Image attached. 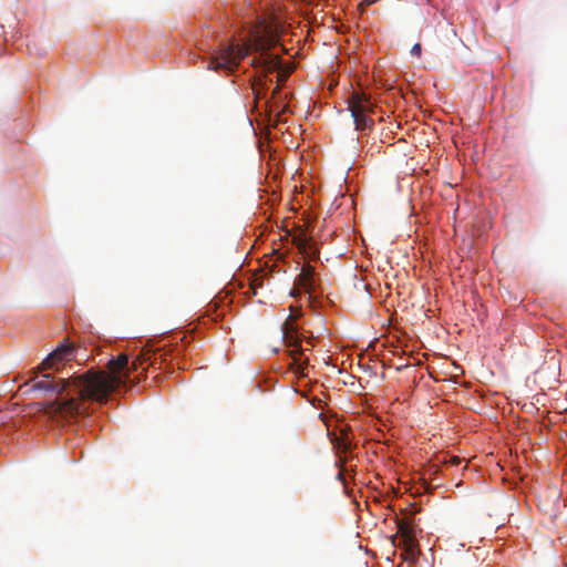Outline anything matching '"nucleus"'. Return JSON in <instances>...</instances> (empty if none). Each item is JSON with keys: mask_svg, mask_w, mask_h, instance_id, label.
<instances>
[{"mask_svg": "<svg viewBox=\"0 0 567 567\" xmlns=\"http://www.w3.org/2000/svg\"><path fill=\"white\" fill-rule=\"evenodd\" d=\"M462 460L458 456H451L449 461L444 460V463H450L453 466L461 464Z\"/></svg>", "mask_w": 567, "mask_h": 567, "instance_id": "obj_12", "label": "nucleus"}, {"mask_svg": "<svg viewBox=\"0 0 567 567\" xmlns=\"http://www.w3.org/2000/svg\"><path fill=\"white\" fill-rule=\"evenodd\" d=\"M400 546H403V556L406 560L415 563L419 557L417 543L415 537H408V539L401 540Z\"/></svg>", "mask_w": 567, "mask_h": 567, "instance_id": "obj_9", "label": "nucleus"}, {"mask_svg": "<svg viewBox=\"0 0 567 567\" xmlns=\"http://www.w3.org/2000/svg\"><path fill=\"white\" fill-rule=\"evenodd\" d=\"M276 43V39L268 25L254 27L249 37L243 44L229 43L225 44L219 51L212 56L208 69L225 70L233 72L249 53H260L255 56L251 64L255 69L260 70L266 76L267 73L277 72V82L284 83L291 73V69L282 70L281 61L278 55L268 53Z\"/></svg>", "mask_w": 567, "mask_h": 567, "instance_id": "obj_2", "label": "nucleus"}, {"mask_svg": "<svg viewBox=\"0 0 567 567\" xmlns=\"http://www.w3.org/2000/svg\"><path fill=\"white\" fill-rule=\"evenodd\" d=\"M75 357V348L73 343L65 340L62 344L55 348L40 364L39 369L48 370L55 368L63 361H69Z\"/></svg>", "mask_w": 567, "mask_h": 567, "instance_id": "obj_4", "label": "nucleus"}, {"mask_svg": "<svg viewBox=\"0 0 567 567\" xmlns=\"http://www.w3.org/2000/svg\"><path fill=\"white\" fill-rule=\"evenodd\" d=\"M165 362L166 352L163 348L146 344L141 354L132 362L131 368L127 367V355L120 354L109 361L110 373L90 369L82 374L59 380H55L50 373H44L41 380L32 383L31 389L61 395L66 389L72 388V392L79 398L73 395L64 399L58 398L44 405V412L50 416L74 417L85 412L84 401L86 400L105 403L109 395L130 379L131 370H137L138 365L144 363L162 369Z\"/></svg>", "mask_w": 567, "mask_h": 567, "instance_id": "obj_1", "label": "nucleus"}, {"mask_svg": "<svg viewBox=\"0 0 567 567\" xmlns=\"http://www.w3.org/2000/svg\"><path fill=\"white\" fill-rule=\"evenodd\" d=\"M252 91H254V94H255V102L258 103V101L264 97V93L261 91V89H257V84H254L252 85Z\"/></svg>", "mask_w": 567, "mask_h": 567, "instance_id": "obj_11", "label": "nucleus"}, {"mask_svg": "<svg viewBox=\"0 0 567 567\" xmlns=\"http://www.w3.org/2000/svg\"><path fill=\"white\" fill-rule=\"evenodd\" d=\"M292 244L298 248L299 252L310 259L319 258V251L313 247L305 234L292 237Z\"/></svg>", "mask_w": 567, "mask_h": 567, "instance_id": "obj_8", "label": "nucleus"}, {"mask_svg": "<svg viewBox=\"0 0 567 567\" xmlns=\"http://www.w3.org/2000/svg\"><path fill=\"white\" fill-rule=\"evenodd\" d=\"M421 44L420 43H415L412 49H411V54L413 55H416V56H420L421 55Z\"/></svg>", "mask_w": 567, "mask_h": 567, "instance_id": "obj_13", "label": "nucleus"}, {"mask_svg": "<svg viewBox=\"0 0 567 567\" xmlns=\"http://www.w3.org/2000/svg\"><path fill=\"white\" fill-rule=\"evenodd\" d=\"M332 443H333V447L336 449L338 457H339L337 465L340 466L341 470H343V466H344L346 462L348 461L347 454L350 453L352 443H351L348 434L344 432H342L340 436H336L332 440ZM337 478L340 481H343L342 471H340L338 473Z\"/></svg>", "mask_w": 567, "mask_h": 567, "instance_id": "obj_6", "label": "nucleus"}, {"mask_svg": "<svg viewBox=\"0 0 567 567\" xmlns=\"http://www.w3.org/2000/svg\"><path fill=\"white\" fill-rule=\"evenodd\" d=\"M257 84H258L259 86H261V85H262V80H261V78H259V79H258V83H257Z\"/></svg>", "mask_w": 567, "mask_h": 567, "instance_id": "obj_16", "label": "nucleus"}, {"mask_svg": "<svg viewBox=\"0 0 567 567\" xmlns=\"http://www.w3.org/2000/svg\"><path fill=\"white\" fill-rule=\"evenodd\" d=\"M296 284L300 289L312 292L315 289V269L309 264H303L301 271L296 279Z\"/></svg>", "mask_w": 567, "mask_h": 567, "instance_id": "obj_7", "label": "nucleus"}, {"mask_svg": "<svg viewBox=\"0 0 567 567\" xmlns=\"http://www.w3.org/2000/svg\"><path fill=\"white\" fill-rule=\"evenodd\" d=\"M282 339L287 347L292 348L290 354L293 357L295 362H297L299 360L297 354L300 355L303 349L301 347V341L298 337L297 329L289 320H287L282 326Z\"/></svg>", "mask_w": 567, "mask_h": 567, "instance_id": "obj_5", "label": "nucleus"}, {"mask_svg": "<svg viewBox=\"0 0 567 567\" xmlns=\"http://www.w3.org/2000/svg\"><path fill=\"white\" fill-rule=\"evenodd\" d=\"M398 532L400 534V542L408 539V537H414L412 527L406 520H400L398 523Z\"/></svg>", "mask_w": 567, "mask_h": 567, "instance_id": "obj_10", "label": "nucleus"}, {"mask_svg": "<svg viewBox=\"0 0 567 567\" xmlns=\"http://www.w3.org/2000/svg\"><path fill=\"white\" fill-rule=\"evenodd\" d=\"M349 111L353 118L355 130L364 131L373 127V120L370 114L374 111V104L370 96L364 93L353 92L348 100Z\"/></svg>", "mask_w": 567, "mask_h": 567, "instance_id": "obj_3", "label": "nucleus"}, {"mask_svg": "<svg viewBox=\"0 0 567 567\" xmlns=\"http://www.w3.org/2000/svg\"><path fill=\"white\" fill-rule=\"evenodd\" d=\"M280 92V83H278L276 85V87L272 90V96H275L276 94H278Z\"/></svg>", "mask_w": 567, "mask_h": 567, "instance_id": "obj_15", "label": "nucleus"}, {"mask_svg": "<svg viewBox=\"0 0 567 567\" xmlns=\"http://www.w3.org/2000/svg\"><path fill=\"white\" fill-rule=\"evenodd\" d=\"M378 0H363L361 2V6H371L373 3H375Z\"/></svg>", "mask_w": 567, "mask_h": 567, "instance_id": "obj_14", "label": "nucleus"}]
</instances>
